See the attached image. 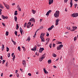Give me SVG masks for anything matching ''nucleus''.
Returning <instances> with one entry per match:
<instances>
[{
    "instance_id": "nucleus-46",
    "label": "nucleus",
    "mask_w": 78,
    "mask_h": 78,
    "mask_svg": "<svg viewBox=\"0 0 78 78\" xmlns=\"http://www.w3.org/2000/svg\"><path fill=\"white\" fill-rule=\"evenodd\" d=\"M15 58H16V56H15V55H14L12 58V59H13V61H14V59H15Z\"/></svg>"
},
{
    "instance_id": "nucleus-38",
    "label": "nucleus",
    "mask_w": 78,
    "mask_h": 78,
    "mask_svg": "<svg viewBox=\"0 0 78 78\" xmlns=\"http://www.w3.org/2000/svg\"><path fill=\"white\" fill-rule=\"evenodd\" d=\"M18 50H19L20 51V46H19L18 48Z\"/></svg>"
},
{
    "instance_id": "nucleus-48",
    "label": "nucleus",
    "mask_w": 78,
    "mask_h": 78,
    "mask_svg": "<svg viewBox=\"0 0 78 78\" xmlns=\"http://www.w3.org/2000/svg\"><path fill=\"white\" fill-rule=\"evenodd\" d=\"M68 1V0H64V2H65V3H67Z\"/></svg>"
},
{
    "instance_id": "nucleus-63",
    "label": "nucleus",
    "mask_w": 78,
    "mask_h": 78,
    "mask_svg": "<svg viewBox=\"0 0 78 78\" xmlns=\"http://www.w3.org/2000/svg\"><path fill=\"white\" fill-rule=\"evenodd\" d=\"M42 19H41L40 20V22H42Z\"/></svg>"
},
{
    "instance_id": "nucleus-4",
    "label": "nucleus",
    "mask_w": 78,
    "mask_h": 78,
    "mask_svg": "<svg viewBox=\"0 0 78 78\" xmlns=\"http://www.w3.org/2000/svg\"><path fill=\"white\" fill-rule=\"evenodd\" d=\"M31 22H29L28 23L27 25V28H30V25H31Z\"/></svg>"
},
{
    "instance_id": "nucleus-27",
    "label": "nucleus",
    "mask_w": 78,
    "mask_h": 78,
    "mask_svg": "<svg viewBox=\"0 0 78 78\" xmlns=\"http://www.w3.org/2000/svg\"><path fill=\"white\" fill-rule=\"evenodd\" d=\"M57 44H62V42L58 41V42Z\"/></svg>"
},
{
    "instance_id": "nucleus-24",
    "label": "nucleus",
    "mask_w": 78,
    "mask_h": 78,
    "mask_svg": "<svg viewBox=\"0 0 78 78\" xmlns=\"http://www.w3.org/2000/svg\"><path fill=\"white\" fill-rule=\"evenodd\" d=\"M9 33V32L8 31H6L5 33L6 36H8Z\"/></svg>"
},
{
    "instance_id": "nucleus-8",
    "label": "nucleus",
    "mask_w": 78,
    "mask_h": 78,
    "mask_svg": "<svg viewBox=\"0 0 78 78\" xmlns=\"http://www.w3.org/2000/svg\"><path fill=\"white\" fill-rule=\"evenodd\" d=\"M2 17L3 19H8V16H4L2 15Z\"/></svg>"
},
{
    "instance_id": "nucleus-19",
    "label": "nucleus",
    "mask_w": 78,
    "mask_h": 78,
    "mask_svg": "<svg viewBox=\"0 0 78 78\" xmlns=\"http://www.w3.org/2000/svg\"><path fill=\"white\" fill-rule=\"evenodd\" d=\"M2 51H3V49L4 48L5 46H4V44H2Z\"/></svg>"
},
{
    "instance_id": "nucleus-15",
    "label": "nucleus",
    "mask_w": 78,
    "mask_h": 78,
    "mask_svg": "<svg viewBox=\"0 0 78 78\" xmlns=\"http://www.w3.org/2000/svg\"><path fill=\"white\" fill-rule=\"evenodd\" d=\"M57 50H60L61 48L59 46H58L57 48Z\"/></svg>"
},
{
    "instance_id": "nucleus-9",
    "label": "nucleus",
    "mask_w": 78,
    "mask_h": 78,
    "mask_svg": "<svg viewBox=\"0 0 78 78\" xmlns=\"http://www.w3.org/2000/svg\"><path fill=\"white\" fill-rule=\"evenodd\" d=\"M72 17H77L76 13L73 14H72Z\"/></svg>"
},
{
    "instance_id": "nucleus-5",
    "label": "nucleus",
    "mask_w": 78,
    "mask_h": 78,
    "mask_svg": "<svg viewBox=\"0 0 78 78\" xmlns=\"http://www.w3.org/2000/svg\"><path fill=\"white\" fill-rule=\"evenodd\" d=\"M59 21V19H57L55 21V25H58V23Z\"/></svg>"
},
{
    "instance_id": "nucleus-58",
    "label": "nucleus",
    "mask_w": 78,
    "mask_h": 78,
    "mask_svg": "<svg viewBox=\"0 0 78 78\" xmlns=\"http://www.w3.org/2000/svg\"><path fill=\"white\" fill-rule=\"evenodd\" d=\"M14 53H12V57H13V56H14Z\"/></svg>"
},
{
    "instance_id": "nucleus-61",
    "label": "nucleus",
    "mask_w": 78,
    "mask_h": 78,
    "mask_svg": "<svg viewBox=\"0 0 78 78\" xmlns=\"http://www.w3.org/2000/svg\"><path fill=\"white\" fill-rule=\"evenodd\" d=\"M43 70L44 71V72H45V71H46V69H43Z\"/></svg>"
},
{
    "instance_id": "nucleus-2",
    "label": "nucleus",
    "mask_w": 78,
    "mask_h": 78,
    "mask_svg": "<svg viewBox=\"0 0 78 78\" xmlns=\"http://www.w3.org/2000/svg\"><path fill=\"white\" fill-rule=\"evenodd\" d=\"M45 54H44V55H42V57H41L40 58H39V61L40 62H41L45 58Z\"/></svg>"
},
{
    "instance_id": "nucleus-37",
    "label": "nucleus",
    "mask_w": 78,
    "mask_h": 78,
    "mask_svg": "<svg viewBox=\"0 0 78 78\" xmlns=\"http://www.w3.org/2000/svg\"><path fill=\"white\" fill-rule=\"evenodd\" d=\"M27 24V23H25L24 24V27H26V25Z\"/></svg>"
},
{
    "instance_id": "nucleus-50",
    "label": "nucleus",
    "mask_w": 78,
    "mask_h": 78,
    "mask_svg": "<svg viewBox=\"0 0 78 78\" xmlns=\"http://www.w3.org/2000/svg\"><path fill=\"white\" fill-rule=\"evenodd\" d=\"M25 61H23V65H25Z\"/></svg>"
},
{
    "instance_id": "nucleus-18",
    "label": "nucleus",
    "mask_w": 78,
    "mask_h": 78,
    "mask_svg": "<svg viewBox=\"0 0 78 78\" xmlns=\"http://www.w3.org/2000/svg\"><path fill=\"white\" fill-rule=\"evenodd\" d=\"M14 19L15 22H17V18L16 16H15Z\"/></svg>"
},
{
    "instance_id": "nucleus-49",
    "label": "nucleus",
    "mask_w": 78,
    "mask_h": 78,
    "mask_svg": "<svg viewBox=\"0 0 78 78\" xmlns=\"http://www.w3.org/2000/svg\"><path fill=\"white\" fill-rule=\"evenodd\" d=\"M0 59H1V60H3V56H1L0 57Z\"/></svg>"
},
{
    "instance_id": "nucleus-42",
    "label": "nucleus",
    "mask_w": 78,
    "mask_h": 78,
    "mask_svg": "<svg viewBox=\"0 0 78 78\" xmlns=\"http://www.w3.org/2000/svg\"><path fill=\"white\" fill-rule=\"evenodd\" d=\"M2 10L0 9V14L1 15H2Z\"/></svg>"
},
{
    "instance_id": "nucleus-39",
    "label": "nucleus",
    "mask_w": 78,
    "mask_h": 78,
    "mask_svg": "<svg viewBox=\"0 0 78 78\" xmlns=\"http://www.w3.org/2000/svg\"><path fill=\"white\" fill-rule=\"evenodd\" d=\"M74 41H76V37H74Z\"/></svg>"
},
{
    "instance_id": "nucleus-51",
    "label": "nucleus",
    "mask_w": 78,
    "mask_h": 78,
    "mask_svg": "<svg viewBox=\"0 0 78 78\" xmlns=\"http://www.w3.org/2000/svg\"><path fill=\"white\" fill-rule=\"evenodd\" d=\"M77 4H76L75 5V8H76V7L77 6Z\"/></svg>"
},
{
    "instance_id": "nucleus-14",
    "label": "nucleus",
    "mask_w": 78,
    "mask_h": 78,
    "mask_svg": "<svg viewBox=\"0 0 78 78\" xmlns=\"http://www.w3.org/2000/svg\"><path fill=\"white\" fill-rule=\"evenodd\" d=\"M41 40V42H45V40H44V37H40Z\"/></svg>"
},
{
    "instance_id": "nucleus-45",
    "label": "nucleus",
    "mask_w": 78,
    "mask_h": 78,
    "mask_svg": "<svg viewBox=\"0 0 78 78\" xmlns=\"http://www.w3.org/2000/svg\"><path fill=\"white\" fill-rule=\"evenodd\" d=\"M44 73H48V72L47 71H44Z\"/></svg>"
},
{
    "instance_id": "nucleus-47",
    "label": "nucleus",
    "mask_w": 78,
    "mask_h": 78,
    "mask_svg": "<svg viewBox=\"0 0 78 78\" xmlns=\"http://www.w3.org/2000/svg\"><path fill=\"white\" fill-rule=\"evenodd\" d=\"M16 76H17V77H18V78H19V73L16 74Z\"/></svg>"
},
{
    "instance_id": "nucleus-13",
    "label": "nucleus",
    "mask_w": 78,
    "mask_h": 78,
    "mask_svg": "<svg viewBox=\"0 0 78 78\" xmlns=\"http://www.w3.org/2000/svg\"><path fill=\"white\" fill-rule=\"evenodd\" d=\"M29 21H33V22H35V20H34V18H32L29 20Z\"/></svg>"
},
{
    "instance_id": "nucleus-31",
    "label": "nucleus",
    "mask_w": 78,
    "mask_h": 78,
    "mask_svg": "<svg viewBox=\"0 0 78 78\" xmlns=\"http://www.w3.org/2000/svg\"><path fill=\"white\" fill-rule=\"evenodd\" d=\"M46 40L47 41V42H48L50 41V38H48L47 39H46Z\"/></svg>"
},
{
    "instance_id": "nucleus-29",
    "label": "nucleus",
    "mask_w": 78,
    "mask_h": 78,
    "mask_svg": "<svg viewBox=\"0 0 78 78\" xmlns=\"http://www.w3.org/2000/svg\"><path fill=\"white\" fill-rule=\"evenodd\" d=\"M27 41H30V37H28L27 38Z\"/></svg>"
},
{
    "instance_id": "nucleus-10",
    "label": "nucleus",
    "mask_w": 78,
    "mask_h": 78,
    "mask_svg": "<svg viewBox=\"0 0 78 78\" xmlns=\"http://www.w3.org/2000/svg\"><path fill=\"white\" fill-rule=\"evenodd\" d=\"M53 2V0H49V4L51 5Z\"/></svg>"
},
{
    "instance_id": "nucleus-35",
    "label": "nucleus",
    "mask_w": 78,
    "mask_h": 78,
    "mask_svg": "<svg viewBox=\"0 0 78 78\" xmlns=\"http://www.w3.org/2000/svg\"><path fill=\"white\" fill-rule=\"evenodd\" d=\"M22 48H23V51H25V48L24 47H22Z\"/></svg>"
},
{
    "instance_id": "nucleus-25",
    "label": "nucleus",
    "mask_w": 78,
    "mask_h": 78,
    "mask_svg": "<svg viewBox=\"0 0 78 78\" xmlns=\"http://www.w3.org/2000/svg\"><path fill=\"white\" fill-rule=\"evenodd\" d=\"M19 29V25L18 24H16V30H18Z\"/></svg>"
},
{
    "instance_id": "nucleus-57",
    "label": "nucleus",
    "mask_w": 78,
    "mask_h": 78,
    "mask_svg": "<svg viewBox=\"0 0 78 78\" xmlns=\"http://www.w3.org/2000/svg\"><path fill=\"white\" fill-rule=\"evenodd\" d=\"M53 47H55V44H53Z\"/></svg>"
},
{
    "instance_id": "nucleus-23",
    "label": "nucleus",
    "mask_w": 78,
    "mask_h": 78,
    "mask_svg": "<svg viewBox=\"0 0 78 78\" xmlns=\"http://www.w3.org/2000/svg\"><path fill=\"white\" fill-rule=\"evenodd\" d=\"M18 10L20 11H21V9L20 7H19V5L18 6Z\"/></svg>"
},
{
    "instance_id": "nucleus-36",
    "label": "nucleus",
    "mask_w": 78,
    "mask_h": 78,
    "mask_svg": "<svg viewBox=\"0 0 78 78\" xmlns=\"http://www.w3.org/2000/svg\"><path fill=\"white\" fill-rule=\"evenodd\" d=\"M7 49V51H9V48L7 47L6 48Z\"/></svg>"
},
{
    "instance_id": "nucleus-26",
    "label": "nucleus",
    "mask_w": 78,
    "mask_h": 78,
    "mask_svg": "<svg viewBox=\"0 0 78 78\" xmlns=\"http://www.w3.org/2000/svg\"><path fill=\"white\" fill-rule=\"evenodd\" d=\"M31 50L32 51H36V48L32 49Z\"/></svg>"
},
{
    "instance_id": "nucleus-20",
    "label": "nucleus",
    "mask_w": 78,
    "mask_h": 78,
    "mask_svg": "<svg viewBox=\"0 0 78 78\" xmlns=\"http://www.w3.org/2000/svg\"><path fill=\"white\" fill-rule=\"evenodd\" d=\"M48 64H51V60H49L48 61Z\"/></svg>"
},
{
    "instance_id": "nucleus-11",
    "label": "nucleus",
    "mask_w": 78,
    "mask_h": 78,
    "mask_svg": "<svg viewBox=\"0 0 78 78\" xmlns=\"http://www.w3.org/2000/svg\"><path fill=\"white\" fill-rule=\"evenodd\" d=\"M44 35H45V33H41L40 36V37H44Z\"/></svg>"
},
{
    "instance_id": "nucleus-41",
    "label": "nucleus",
    "mask_w": 78,
    "mask_h": 78,
    "mask_svg": "<svg viewBox=\"0 0 78 78\" xmlns=\"http://www.w3.org/2000/svg\"><path fill=\"white\" fill-rule=\"evenodd\" d=\"M0 7L1 8H2V9H3V7L2 6V5L1 4H0Z\"/></svg>"
},
{
    "instance_id": "nucleus-28",
    "label": "nucleus",
    "mask_w": 78,
    "mask_h": 78,
    "mask_svg": "<svg viewBox=\"0 0 78 78\" xmlns=\"http://www.w3.org/2000/svg\"><path fill=\"white\" fill-rule=\"evenodd\" d=\"M15 34L16 36H17V32L16 31H15Z\"/></svg>"
},
{
    "instance_id": "nucleus-7",
    "label": "nucleus",
    "mask_w": 78,
    "mask_h": 78,
    "mask_svg": "<svg viewBox=\"0 0 78 78\" xmlns=\"http://www.w3.org/2000/svg\"><path fill=\"white\" fill-rule=\"evenodd\" d=\"M53 28H54V26L52 25L51 27H50L48 29V31H50V30H52Z\"/></svg>"
},
{
    "instance_id": "nucleus-21",
    "label": "nucleus",
    "mask_w": 78,
    "mask_h": 78,
    "mask_svg": "<svg viewBox=\"0 0 78 78\" xmlns=\"http://www.w3.org/2000/svg\"><path fill=\"white\" fill-rule=\"evenodd\" d=\"M17 11H16L15 12L14 15H15V16H17Z\"/></svg>"
},
{
    "instance_id": "nucleus-1",
    "label": "nucleus",
    "mask_w": 78,
    "mask_h": 78,
    "mask_svg": "<svg viewBox=\"0 0 78 78\" xmlns=\"http://www.w3.org/2000/svg\"><path fill=\"white\" fill-rule=\"evenodd\" d=\"M59 15V11H56L55 13L54 14V16L55 17L58 18Z\"/></svg>"
},
{
    "instance_id": "nucleus-64",
    "label": "nucleus",
    "mask_w": 78,
    "mask_h": 78,
    "mask_svg": "<svg viewBox=\"0 0 78 78\" xmlns=\"http://www.w3.org/2000/svg\"><path fill=\"white\" fill-rule=\"evenodd\" d=\"M54 68H55V69L56 68V66H54Z\"/></svg>"
},
{
    "instance_id": "nucleus-33",
    "label": "nucleus",
    "mask_w": 78,
    "mask_h": 78,
    "mask_svg": "<svg viewBox=\"0 0 78 78\" xmlns=\"http://www.w3.org/2000/svg\"><path fill=\"white\" fill-rule=\"evenodd\" d=\"M2 23V25H3V26L4 27H6V26L5 25V23Z\"/></svg>"
},
{
    "instance_id": "nucleus-60",
    "label": "nucleus",
    "mask_w": 78,
    "mask_h": 78,
    "mask_svg": "<svg viewBox=\"0 0 78 78\" xmlns=\"http://www.w3.org/2000/svg\"><path fill=\"white\" fill-rule=\"evenodd\" d=\"M3 73H2L1 74V76H3Z\"/></svg>"
},
{
    "instance_id": "nucleus-32",
    "label": "nucleus",
    "mask_w": 78,
    "mask_h": 78,
    "mask_svg": "<svg viewBox=\"0 0 78 78\" xmlns=\"http://www.w3.org/2000/svg\"><path fill=\"white\" fill-rule=\"evenodd\" d=\"M59 46H60V47L61 48L63 47V45L62 44H60L59 45Z\"/></svg>"
},
{
    "instance_id": "nucleus-40",
    "label": "nucleus",
    "mask_w": 78,
    "mask_h": 78,
    "mask_svg": "<svg viewBox=\"0 0 78 78\" xmlns=\"http://www.w3.org/2000/svg\"><path fill=\"white\" fill-rule=\"evenodd\" d=\"M67 28L68 30H70V27H68Z\"/></svg>"
},
{
    "instance_id": "nucleus-6",
    "label": "nucleus",
    "mask_w": 78,
    "mask_h": 78,
    "mask_svg": "<svg viewBox=\"0 0 78 78\" xmlns=\"http://www.w3.org/2000/svg\"><path fill=\"white\" fill-rule=\"evenodd\" d=\"M5 6L6 7V9H9V6L8 5H7L5 4H4Z\"/></svg>"
},
{
    "instance_id": "nucleus-34",
    "label": "nucleus",
    "mask_w": 78,
    "mask_h": 78,
    "mask_svg": "<svg viewBox=\"0 0 78 78\" xmlns=\"http://www.w3.org/2000/svg\"><path fill=\"white\" fill-rule=\"evenodd\" d=\"M36 32H35V34L34 36V37H36Z\"/></svg>"
},
{
    "instance_id": "nucleus-53",
    "label": "nucleus",
    "mask_w": 78,
    "mask_h": 78,
    "mask_svg": "<svg viewBox=\"0 0 78 78\" xmlns=\"http://www.w3.org/2000/svg\"><path fill=\"white\" fill-rule=\"evenodd\" d=\"M13 43L14 45H16V42L14 41Z\"/></svg>"
},
{
    "instance_id": "nucleus-54",
    "label": "nucleus",
    "mask_w": 78,
    "mask_h": 78,
    "mask_svg": "<svg viewBox=\"0 0 78 78\" xmlns=\"http://www.w3.org/2000/svg\"><path fill=\"white\" fill-rule=\"evenodd\" d=\"M49 47H50V48H51V44H49Z\"/></svg>"
},
{
    "instance_id": "nucleus-3",
    "label": "nucleus",
    "mask_w": 78,
    "mask_h": 78,
    "mask_svg": "<svg viewBox=\"0 0 78 78\" xmlns=\"http://www.w3.org/2000/svg\"><path fill=\"white\" fill-rule=\"evenodd\" d=\"M43 50H44V48H40V50H39V51L40 53H42L43 51Z\"/></svg>"
},
{
    "instance_id": "nucleus-59",
    "label": "nucleus",
    "mask_w": 78,
    "mask_h": 78,
    "mask_svg": "<svg viewBox=\"0 0 78 78\" xmlns=\"http://www.w3.org/2000/svg\"><path fill=\"white\" fill-rule=\"evenodd\" d=\"M28 75H29V76H31V74L30 73H29L28 74Z\"/></svg>"
},
{
    "instance_id": "nucleus-12",
    "label": "nucleus",
    "mask_w": 78,
    "mask_h": 78,
    "mask_svg": "<svg viewBox=\"0 0 78 78\" xmlns=\"http://www.w3.org/2000/svg\"><path fill=\"white\" fill-rule=\"evenodd\" d=\"M73 29H72L73 31L75 30H76V28H77V27H74L73 26Z\"/></svg>"
},
{
    "instance_id": "nucleus-22",
    "label": "nucleus",
    "mask_w": 78,
    "mask_h": 78,
    "mask_svg": "<svg viewBox=\"0 0 78 78\" xmlns=\"http://www.w3.org/2000/svg\"><path fill=\"white\" fill-rule=\"evenodd\" d=\"M70 8H72V6L73 5V4L72 3V2H70Z\"/></svg>"
},
{
    "instance_id": "nucleus-16",
    "label": "nucleus",
    "mask_w": 78,
    "mask_h": 78,
    "mask_svg": "<svg viewBox=\"0 0 78 78\" xmlns=\"http://www.w3.org/2000/svg\"><path fill=\"white\" fill-rule=\"evenodd\" d=\"M20 31L22 34V28L21 27L20 28Z\"/></svg>"
},
{
    "instance_id": "nucleus-62",
    "label": "nucleus",
    "mask_w": 78,
    "mask_h": 78,
    "mask_svg": "<svg viewBox=\"0 0 78 78\" xmlns=\"http://www.w3.org/2000/svg\"><path fill=\"white\" fill-rule=\"evenodd\" d=\"M10 77H11V76H12V75L10 74L9 76Z\"/></svg>"
},
{
    "instance_id": "nucleus-52",
    "label": "nucleus",
    "mask_w": 78,
    "mask_h": 78,
    "mask_svg": "<svg viewBox=\"0 0 78 78\" xmlns=\"http://www.w3.org/2000/svg\"><path fill=\"white\" fill-rule=\"evenodd\" d=\"M51 12V10H49L48 12L49 13V14H50Z\"/></svg>"
},
{
    "instance_id": "nucleus-44",
    "label": "nucleus",
    "mask_w": 78,
    "mask_h": 78,
    "mask_svg": "<svg viewBox=\"0 0 78 78\" xmlns=\"http://www.w3.org/2000/svg\"><path fill=\"white\" fill-rule=\"evenodd\" d=\"M8 58H9L10 57V53H9L8 55Z\"/></svg>"
},
{
    "instance_id": "nucleus-56",
    "label": "nucleus",
    "mask_w": 78,
    "mask_h": 78,
    "mask_svg": "<svg viewBox=\"0 0 78 78\" xmlns=\"http://www.w3.org/2000/svg\"><path fill=\"white\" fill-rule=\"evenodd\" d=\"M46 36H47V37L49 36V34H48V33H47V34H46Z\"/></svg>"
},
{
    "instance_id": "nucleus-30",
    "label": "nucleus",
    "mask_w": 78,
    "mask_h": 78,
    "mask_svg": "<svg viewBox=\"0 0 78 78\" xmlns=\"http://www.w3.org/2000/svg\"><path fill=\"white\" fill-rule=\"evenodd\" d=\"M53 56L54 57H56V55L55 54H53Z\"/></svg>"
},
{
    "instance_id": "nucleus-43",
    "label": "nucleus",
    "mask_w": 78,
    "mask_h": 78,
    "mask_svg": "<svg viewBox=\"0 0 78 78\" xmlns=\"http://www.w3.org/2000/svg\"><path fill=\"white\" fill-rule=\"evenodd\" d=\"M5 60H3L2 61V64H4V63H5Z\"/></svg>"
},
{
    "instance_id": "nucleus-17",
    "label": "nucleus",
    "mask_w": 78,
    "mask_h": 78,
    "mask_svg": "<svg viewBox=\"0 0 78 78\" xmlns=\"http://www.w3.org/2000/svg\"><path fill=\"white\" fill-rule=\"evenodd\" d=\"M32 12L34 14L35 13H36V11L35 10H32Z\"/></svg>"
},
{
    "instance_id": "nucleus-55",
    "label": "nucleus",
    "mask_w": 78,
    "mask_h": 78,
    "mask_svg": "<svg viewBox=\"0 0 78 78\" xmlns=\"http://www.w3.org/2000/svg\"><path fill=\"white\" fill-rule=\"evenodd\" d=\"M49 13L48 12H47V13L46 14V15L48 16V15H49Z\"/></svg>"
}]
</instances>
